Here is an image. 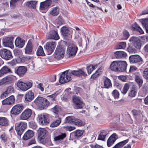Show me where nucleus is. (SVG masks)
I'll list each match as a JSON object with an SVG mask.
<instances>
[{
    "mask_svg": "<svg viewBox=\"0 0 148 148\" xmlns=\"http://www.w3.org/2000/svg\"><path fill=\"white\" fill-rule=\"evenodd\" d=\"M34 136V132L32 130H28L24 134L23 139L25 140H27L32 138Z\"/></svg>",
    "mask_w": 148,
    "mask_h": 148,
    "instance_id": "obj_27",
    "label": "nucleus"
},
{
    "mask_svg": "<svg viewBox=\"0 0 148 148\" xmlns=\"http://www.w3.org/2000/svg\"><path fill=\"white\" fill-rule=\"evenodd\" d=\"M0 56L2 58L6 60H10L12 58L11 52L6 49L0 50Z\"/></svg>",
    "mask_w": 148,
    "mask_h": 148,
    "instance_id": "obj_8",
    "label": "nucleus"
},
{
    "mask_svg": "<svg viewBox=\"0 0 148 148\" xmlns=\"http://www.w3.org/2000/svg\"><path fill=\"white\" fill-rule=\"evenodd\" d=\"M56 46V44L55 42L50 41L47 43L45 46V48L48 55L50 54L53 52Z\"/></svg>",
    "mask_w": 148,
    "mask_h": 148,
    "instance_id": "obj_10",
    "label": "nucleus"
},
{
    "mask_svg": "<svg viewBox=\"0 0 148 148\" xmlns=\"http://www.w3.org/2000/svg\"><path fill=\"white\" fill-rule=\"evenodd\" d=\"M129 60L130 63L134 64L141 61L142 58L138 55H132L130 56Z\"/></svg>",
    "mask_w": 148,
    "mask_h": 148,
    "instance_id": "obj_19",
    "label": "nucleus"
},
{
    "mask_svg": "<svg viewBox=\"0 0 148 148\" xmlns=\"http://www.w3.org/2000/svg\"><path fill=\"white\" fill-rule=\"evenodd\" d=\"M10 69L6 66H4L0 70V76L1 77L4 75L10 72Z\"/></svg>",
    "mask_w": 148,
    "mask_h": 148,
    "instance_id": "obj_29",
    "label": "nucleus"
},
{
    "mask_svg": "<svg viewBox=\"0 0 148 148\" xmlns=\"http://www.w3.org/2000/svg\"><path fill=\"white\" fill-rule=\"evenodd\" d=\"M123 34L124 39L127 40L129 36V33L127 31L125 30L123 31Z\"/></svg>",
    "mask_w": 148,
    "mask_h": 148,
    "instance_id": "obj_62",
    "label": "nucleus"
},
{
    "mask_svg": "<svg viewBox=\"0 0 148 148\" xmlns=\"http://www.w3.org/2000/svg\"><path fill=\"white\" fill-rule=\"evenodd\" d=\"M104 86L105 88H108L112 86V83L110 80L106 77L103 78Z\"/></svg>",
    "mask_w": 148,
    "mask_h": 148,
    "instance_id": "obj_33",
    "label": "nucleus"
},
{
    "mask_svg": "<svg viewBox=\"0 0 148 148\" xmlns=\"http://www.w3.org/2000/svg\"><path fill=\"white\" fill-rule=\"evenodd\" d=\"M25 42V41L20 38H17L15 42L16 46L20 48H21L23 47Z\"/></svg>",
    "mask_w": 148,
    "mask_h": 148,
    "instance_id": "obj_26",
    "label": "nucleus"
},
{
    "mask_svg": "<svg viewBox=\"0 0 148 148\" xmlns=\"http://www.w3.org/2000/svg\"><path fill=\"white\" fill-rule=\"evenodd\" d=\"M112 95L115 99L118 98L119 96V94L118 91L115 90H114L112 92Z\"/></svg>",
    "mask_w": 148,
    "mask_h": 148,
    "instance_id": "obj_55",
    "label": "nucleus"
},
{
    "mask_svg": "<svg viewBox=\"0 0 148 148\" xmlns=\"http://www.w3.org/2000/svg\"><path fill=\"white\" fill-rule=\"evenodd\" d=\"M14 91V89L13 87L12 86H10L8 88L7 90L5 91L6 93L8 94L13 92Z\"/></svg>",
    "mask_w": 148,
    "mask_h": 148,
    "instance_id": "obj_61",
    "label": "nucleus"
},
{
    "mask_svg": "<svg viewBox=\"0 0 148 148\" xmlns=\"http://www.w3.org/2000/svg\"><path fill=\"white\" fill-rule=\"evenodd\" d=\"M36 54L38 56H45L43 48L41 46H40L38 47L36 51Z\"/></svg>",
    "mask_w": 148,
    "mask_h": 148,
    "instance_id": "obj_46",
    "label": "nucleus"
},
{
    "mask_svg": "<svg viewBox=\"0 0 148 148\" xmlns=\"http://www.w3.org/2000/svg\"><path fill=\"white\" fill-rule=\"evenodd\" d=\"M27 70V68L26 66H20L15 68V72L20 77H23Z\"/></svg>",
    "mask_w": 148,
    "mask_h": 148,
    "instance_id": "obj_16",
    "label": "nucleus"
},
{
    "mask_svg": "<svg viewBox=\"0 0 148 148\" xmlns=\"http://www.w3.org/2000/svg\"><path fill=\"white\" fill-rule=\"evenodd\" d=\"M27 127V123L22 122L16 125L15 129L17 134L21 136Z\"/></svg>",
    "mask_w": 148,
    "mask_h": 148,
    "instance_id": "obj_6",
    "label": "nucleus"
},
{
    "mask_svg": "<svg viewBox=\"0 0 148 148\" xmlns=\"http://www.w3.org/2000/svg\"><path fill=\"white\" fill-rule=\"evenodd\" d=\"M143 76L145 79H148V68L145 69L143 72Z\"/></svg>",
    "mask_w": 148,
    "mask_h": 148,
    "instance_id": "obj_60",
    "label": "nucleus"
},
{
    "mask_svg": "<svg viewBox=\"0 0 148 148\" xmlns=\"http://www.w3.org/2000/svg\"><path fill=\"white\" fill-rule=\"evenodd\" d=\"M24 108L21 104L16 105L14 106L11 111L12 114L18 115L23 110Z\"/></svg>",
    "mask_w": 148,
    "mask_h": 148,
    "instance_id": "obj_12",
    "label": "nucleus"
},
{
    "mask_svg": "<svg viewBox=\"0 0 148 148\" xmlns=\"http://www.w3.org/2000/svg\"><path fill=\"white\" fill-rule=\"evenodd\" d=\"M40 140L42 143L45 145H49L51 144V140L49 137H44L40 138Z\"/></svg>",
    "mask_w": 148,
    "mask_h": 148,
    "instance_id": "obj_38",
    "label": "nucleus"
},
{
    "mask_svg": "<svg viewBox=\"0 0 148 148\" xmlns=\"http://www.w3.org/2000/svg\"><path fill=\"white\" fill-rule=\"evenodd\" d=\"M126 47V43L122 42L119 43L118 45V49H124Z\"/></svg>",
    "mask_w": 148,
    "mask_h": 148,
    "instance_id": "obj_59",
    "label": "nucleus"
},
{
    "mask_svg": "<svg viewBox=\"0 0 148 148\" xmlns=\"http://www.w3.org/2000/svg\"><path fill=\"white\" fill-rule=\"evenodd\" d=\"M129 87L130 85L129 84L127 83L125 84L123 88L121 91L123 95L126 94L129 89Z\"/></svg>",
    "mask_w": 148,
    "mask_h": 148,
    "instance_id": "obj_51",
    "label": "nucleus"
},
{
    "mask_svg": "<svg viewBox=\"0 0 148 148\" xmlns=\"http://www.w3.org/2000/svg\"><path fill=\"white\" fill-rule=\"evenodd\" d=\"M60 9L58 6L52 8L50 11V14L53 16H58L59 13Z\"/></svg>",
    "mask_w": 148,
    "mask_h": 148,
    "instance_id": "obj_30",
    "label": "nucleus"
},
{
    "mask_svg": "<svg viewBox=\"0 0 148 148\" xmlns=\"http://www.w3.org/2000/svg\"><path fill=\"white\" fill-rule=\"evenodd\" d=\"M107 134L105 133L104 132H101L99 134L98 136V139L102 140H104L106 136H107Z\"/></svg>",
    "mask_w": 148,
    "mask_h": 148,
    "instance_id": "obj_54",
    "label": "nucleus"
},
{
    "mask_svg": "<svg viewBox=\"0 0 148 148\" xmlns=\"http://www.w3.org/2000/svg\"><path fill=\"white\" fill-rule=\"evenodd\" d=\"M116 135L115 134H114L112 135L108 139L107 144L108 147L110 146L116 139Z\"/></svg>",
    "mask_w": 148,
    "mask_h": 148,
    "instance_id": "obj_28",
    "label": "nucleus"
},
{
    "mask_svg": "<svg viewBox=\"0 0 148 148\" xmlns=\"http://www.w3.org/2000/svg\"><path fill=\"white\" fill-rule=\"evenodd\" d=\"M70 70H67L63 72L60 76L59 81L60 83L63 84L68 82L71 79L70 74H69Z\"/></svg>",
    "mask_w": 148,
    "mask_h": 148,
    "instance_id": "obj_4",
    "label": "nucleus"
},
{
    "mask_svg": "<svg viewBox=\"0 0 148 148\" xmlns=\"http://www.w3.org/2000/svg\"><path fill=\"white\" fill-rule=\"evenodd\" d=\"M83 133V131L81 130H78L73 132L74 136L76 138H78L81 137Z\"/></svg>",
    "mask_w": 148,
    "mask_h": 148,
    "instance_id": "obj_47",
    "label": "nucleus"
},
{
    "mask_svg": "<svg viewBox=\"0 0 148 148\" xmlns=\"http://www.w3.org/2000/svg\"><path fill=\"white\" fill-rule=\"evenodd\" d=\"M74 103V108L75 109H80L82 108L84 104L81 98L79 97L74 96L73 97Z\"/></svg>",
    "mask_w": 148,
    "mask_h": 148,
    "instance_id": "obj_5",
    "label": "nucleus"
},
{
    "mask_svg": "<svg viewBox=\"0 0 148 148\" xmlns=\"http://www.w3.org/2000/svg\"><path fill=\"white\" fill-rule=\"evenodd\" d=\"M73 124L78 126H81L84 125L81 120L76 118L75 119Z\"/></svg>",
    "mask_w": 148,
    "mask_h": 148,
    "instance_id": "obj_50",
    "label": "nucleus"
},
{
    "mask_svg": "<svg viewBox=\"0 0 148 148\" xmlns=\"http://www.w3.org/2000/svg\"><path fill=\"white\" fill-rule=\"evenodd\" d=\"M90 146L91 148H103L102 146L97 144L95 145H91Z\"/></svg>",
    "mask_w": 148,
    "mask_h": 148,
    "instance_id": "obj_64",
    "label": "nucleus"
},
{
    "mask_svg": "<svg viewBox=\"0 0 148 148\" xmlns=\"http://www.w3.org/2000/svg\"><path fill=\"white\" fill-rule=\"evenodd\" d=\"M75 118L73 116H69L66 117L65 122L66 123L73 124L74 123Z\"/></svg>",
    "mask_w": 148,
    "mask_h": 148,
    "instance_id": "obj_37",
    "label": "nucleus"
},
{
    "mask_svg": "<svg viewBox=\"0 0 148 148\" xmlns=\"http://www.w3.org/2000/svg\"><path fill=\"white\" fill-rule=\"evenodd\" d=\"M128 139L121 141L117 144L115 146L112 148H121L124 145L127 143L128 141Z\"/></svg>",
    "mask_w": 148,
    "mask_h": 148,
    "instance_id": "obj_41",
    "label": "nucleus"
},
{
    "mask_svg": "<svg viewBox=\"0 0 148 148\" xmlns=\"http://www.w3.org/2000/svg\"><path fill=\"white\" fill-rule=\"evenodd\" d=\"M137 90V87L135 86H133L129 94V96L131 97H134L136 95Z\"/></svg>",
    "mask_w": 148,
    "mask_h": 148,
    "instance_id": "obj_39",
    "label": "nucleus"
},
{
    "mask_svg": "<svg viewBox=\"0 0 148 148\" xmlns=\"http://www.w3.org/2000/svg\"><path fill=\"white\" fill-rule=\"evenodd\" d=\"M60 110V107L57 105L55 106L53 108L51 109V111L54 113L57 114L58 112Z\"/></svg>",
    "mask_w": 148,
    "mask_h": 148,
    "instance_id": "obj_53",
    "label": "nucleus"
},
{
    "mask_svg": "<svg viewBox=\"0 0 148 148\" xmlns=\"http://www.w3.org/2000/svg\"><path fill=\"white\" fill-rule=\"evenodd\" d=\"M65 52V48L62 46H57L53 54L54 58L57 60L63 58Z\"/></svg>",
    "mask_w": 148,
    "mask_h": 148,
    "instance_id": "obj_2",
    "label": "nucleus"
},
{
    "mask_svg": "<svg viewBox=\"0 0 148 148\" xmlns=\"http://www.w3.org/2000/svg\"><path fill=\"white\" fill-rule=\"evenodd\" d=\"M33 103L41 109L47 107L50 104L49 102L46 99L40 97L36 98Z\"/></svg>",
    "mask_w": 148,
    "mask_h": 148,
    "instance_id": "obj_1",
    "label": "nucleus"
},
{
    "mask_svg": "<svg viewBox=\"0 0 148 148\" xmlns=\"http://www.w3.org/2000/svg\"><path fill=\"white\" fill-rule=\"evenodd\" d=\"M77 48L75 45L70 44L67 49L66 54L69 57L75 56L77 51Z\"/></svg>",
    "mask_w": 148,
    "mask_h": 148,
    "instance_id": "obj_7",
    "label": "nucleus"
},
{
    "mask_svg": "<svg viewBox=\"0 0 148 148\" xmlns=\"http://www.w3.org/2000/svg\"><path fill=\"white\" fill-rule=\"evenodd\" d=\"M66 136L65 133H61L57 136L55 137L54 139L56 141H60L64 138Z\"/></svg>",
    "mask_w": 148,
    "mask_h": 148,
    "instance_id": "obj_44",
    "label": "nucleus"
},
{
    "mask_svg": "<svg viewBox=\"0 0 148 148\" xmlns=\"http://www.w3.org/2000/svg\"><path fill=\"white\" fill-rule=\"evenodd\" d=\"M63 95V99L64 101L67 100L71 97L73 95V93L71 91V89L69 88L66 89Z\"/></svg>",
    "mask_w": 148,
    "mask_h": 148,
    "instance_id": "obj_23",
    "label": "nucleus"
},
{
    "mask_svg": "<svg viewBox=\"0 0 148 148\" xmlns=\"http://www.w3.org/2000/svg\"><path fill=\"white\" fill-rule=\"evenodd\" d=\"M39 122L42 125L47 124L49 123V116L47 114H40L38 115Z\"/></svg>",
    "mask_w": 148,
    "mask_h": 148,
    "instance_id": "obj_9",
    "label": "nucleus"
},
{
    "mask_svg": "<svg viewBox=\"0 0 148 148\" xmlns=\"http://www.w3.org/2000/svg\"><path fill=\"white\" fill-rule=\"evenodd\" d=\"M139 27V26L135 23L132 25L131 28L132 29L134 30H137Z\"/></svg>",
    "mask_w": 148,
    "mask_h": 148,
    "instance_id": "obj_63",
    "label": "nucleus"
},
{
    "mask_svg": "<svg viewBox=\"0 0 148 148\" xmlns=\"http://www.w3.org/2000/svg\"><path fill=\"white\" fill-rule=\"evenodd\" d=\"M56 119L55 121L52 123L50 125L51 127H53L59 125L61 121V118L58 116L55 117Z\"/></svg>",
    "mask_w": 148,
    "mask_h": 148,
    "instance_id": "obj_32",
    "label": "nucleus"
},
{
    "mask_svg": "<svg viewBox=\"0 0 148 148\" xmlns=\"http://www.w3.org/2000/svg\"><path fill=\"white\" fill-rule=\"evenodd\" d=\"M37 1H30L26 2V5L31 8H36V5L37 3Z\"/></svg>",
    "mask_w": 148,
    "mask_h": 148,
    "instance_id": "obj_40",
    "label": "nucleus"
},
{
    "mask_svg": "<svg viewBox=\"0 0 148 148\" xmlns=\"http://www.w3.org/2000/svg\"><path fill=\"white\" fill-rule=\"evenodd\" d=\"M97 65H96L94 66L92 65H90V66H87L86 69L88 73L89 74H90L91 72L94 70H95L97 66Z\"/></svg>",
    "mask_w": 148,
    "mask_h": 148,
    "instance_id": "obj_49",
    "label": "nucleus"
},
{
    "mask_svg": "<svg viewBox=\"0 0 148 148\" xmlns=\"http://www.w3.org/2000/svg\"><path fill=\"white\" fill-rule=\"evenodd\" d=\"M14 38L13 37H7L3 40V44L5 47H8L12 49L14 47L13 41Z\"/></svg>",
    "mask_w": 148,
    "mask_h": 148,
    "instance_id": "obj_13",
    "label": "nucleus"
},
{
    "mask_svg": "<svg viewBox=\"0 0 148 148\" xmlns=\"http://www.w3.org/2000/svg\"><path fill=\"white\" fill-rule=\"evenodd\" d=\"M14 81L13 76L9 75L0 80V85H7L12 83Z\"/></svg>",
    "mask_w": 148,
    "mask_h": 148,
    "instance_id": "obj_11",
    "label": "nucleus"
},
{
    "mask_svg": "<svg viewBox=\"0 0 148 148\" xmlns=\"http://www.w3.org/2000/svg\"><path fill=\"white\" fill-rule=\"evenodd\" d=\"M38 135L40 138L44 137L47 134V132L44 128H40L38 130Z\"/></svg>",
    "mask_w": 148,
    "mask_h": 148,
    "instance_id": "obj_34",
    "label": "nucleus"
},
{
    "mask_svg": "<svg viewBox=\"0 0 148 148\" xmlns=\"http://www.w3.org/2000/svg\"><path fill=\"white\" fill-rule=\"evenodd\" d=\"M130 41L132 43V45L137 49H140L141 47V44L138 38L137 37H132L130 40Z\"/></svg>",
    "mask_w": 148,
    "mask_h": 148,
    "instance_id": "obj_15",
    "label": "nucleus"
},
{
    "mask_svg": "<svg viewBox=\"0 0 148 148\" xmlns=\"http://www.w3.org/2000/svg\"><path fill=\"white\" fill-rule=\"evenodd\" d=\"M119 61L113 62L110 65V69L114 71H119Z\"/></svg>",
    "mask_w": 148,
    "mask_h": 148,
    "instance_id": "obj_35",
    "label": "nucleus"
},
{
    "mask_svg": "<svg viewBox=\"0 0 148 148\" xmlns=\"http://www.w3.org/2000/svg\"><path fill=\"white\" fill-rule=\"evenodd\" d=\"M101 72V70L98 69L97 71L95 73L92 75L91 78H92L93 79H95L100 74Z\"/></svg>",
    "mask_w": 148,
    "mask_h": 148,
    "instance_id": "obj_58",
    "label": "nucleus"
},
{
    "mask_svg": "<svg viewBox=\"0 0 148 148\" xmlns=\"http://www.w3.org/2000/svg\"><path fill=\"white\" fill-rule=\"evenodd\" d=\"M51 0H47L44 2H41L40 5V9L42 10L47 9L51 5Z\"/></svg>",
    "mask_w": 148,
    "mask_h": 148,
    "instance_id": "obj_24",
    "label": "nucleus"
},
{
    "mask_svg": "<svg viewBox=\"0 0 148 148\" xmlns=\"http://www.w3.org/2000/svg\"><path fill=\"white\" fill-rule=\"evenodd\" d=\"M61 32L64 37H66L69 36L70 37H71V36L69 33V30L67 27H62L61 29Z\"/></svg>",
    "mask_w": 148,
    "mask_h": 148,
    "instance_id": "obj_36",
    "label": "nucleus"
},
{
    "mask_svg": "<svg viewBox=\"0 0 148 148\" xmlns=\"http://www.w3.org/2000/svg\"><path fill=\"white\" fill-rule=\"evenodd\" d=\"M115 56L116 58L120 59L125 57L127 54L125 52L123 51H119L114 52Z\"/></svg>",
    "mask_w": 148,
    "mask_h": 148,
    "instance_id": "obj_31",
    "label": "nucleus"
},
{
    "mask_svg": "<svg viewBox=\"0 0 148 148\" xmlns=\"http://www.w3.org/2000/svg\"><path fill=\"white\" fill-rule=\"evenodd\" d=\"M8 138L7 135L5 133L2 134L0 136L1 139L4 142H5L7 141Z\"/></svg>",
    "mask_w": 148,
    "mask_h": 148,
    "instance_id": "obj_56",
    "label": "nucleus"
},
{
    "mask_svg": "<svg viewBox=\"0 0 148 148\" xmlns=\"http://www.w3.org/2000/svg\"><path fill=\"white\" fill-rule=\"evenodd\" d=\"M32 44L31 41H29L25 49V53L26 54H32Z\"/></svg>",
    "mask_w": 148,
    "mask_h": 148,
    "instance_id": "obj_21",
    "label": "nucleus"
},
{
    "mask_svg": "<svg viewBox=\"0 0 148 148\" xmlns=\"http://www.w3.org/2000/svg\"><path fill=\"white\" fill-rule=\"evenodd\" d=\"M47 37L49 39H54L56 40H57L59 38L57 32L54 30H52L50 32L47 33Z\"/></svg>",
    "mask_w": 148,
    "mask_h": 148,
    "instance_id": "obj_18",
    "label": "nucleus"
},
{
    "mask_svg": "<svg viewBox=\"0 0 148 148\" xmlns=\"http://www.w3.org/2000/svg\"><path fill=\"white\" fill-rule=\"evenodd\" d=\"M63 128L65 130L69 131L73 130L75 128V127L70 125L64 126L63 127Z\"/></svg>",
    "mask_w": 148,
    "mask_h": 148,
    "instance_id": "obj_57",
    "label": "nucleus"
},
{
    "mask_svg": "<svg viewBox=\"0 0 148 148\" xmlns=\"http://www.w3.org/2000/svg\"><path fill=\"white\" fill-rule=\"evenodd\" d=\"M135 81L138 84L139 88L142 86L143 83V80L141 77L136 75L135 76Z\"/></svg>",
    "mask_w": 148,
    "mask_h": 148,
    "instance_id": "obj_42",
    "label": "nucleus"
},
{
    "mask_svg": "<svg viewBox=\"0 0 148 148\" xmlns=\"http://www.w3.org/2000/svg\"><path fill=\"white\" fill-rule=\"evenodd\" d=\"M69 74H71L73 75L77 76H86V75L83 69H79L77 70H72L69 72Z\"/></svg>",
    "mask_w": 148,
    "mask_h": 148,
    "instance_id": "obj_20",
    "label": "nucleus"
},
{
    "mask_svg": "<svg viewBox=\"0 0 148 148\" xmlns=\"http://www.w3.org/2000/svg\"><path fill=\"white\" fill-rule=\"evenodd\" d=\"M8 125L7 119L5 117H0V125L6 126Z\"/></svg>",
    "mask_w": 148,
    "mask_h": 148,
    "instance_id": "obj_48",
    "label": "nucleus"
},
{
    "mask_svg": "<svg viewBox=\"0 0 148 148\" xmlns=\"http://www.w3.org/2000/svg\"><path fill=\"white\" fill-rule=\"evenodd\" d=\"M32 114V110L29 109L25 110L20 116V119L21 120H26L29 119Z\"/></svg>",
    "mask_w": 148,
    "mask_h": 148,
    "instance_id": "obj_14",
    "label": "nucleus"
},
{
    "mask_svg": "<svg viewBox=\"0 0 148 148\" xmlns=\"http://www.w3.org/2000/svg\"><path fill=\"white\" fill-rule=\"evenodd\" d=\"M16 86L21 90L25 91L32 87V84L29 82H24L19 80L16 83Z\"/></svg>",
    "mask_w": 148,
    "mask_h": 148,
    "instance_id": "obj_3",
    "label": "nucleus"
},
{
    "mask_svg": "<svg viewBox=\"0 0 148 148\" xmlns=\"http://www.w3.org/2000/svg\"><path fill=\"white\" fill-rule=\"evenodd\" d=\"M15 101L14 97L12 95L2 101V104L3 105H10L13 103Z\"/></svg>",
    "mask_w": 148,
    "mask_h": 148,
    "instance_id": "obj_22",
    "label": "nucleus"
},
{
    "mask_svg": "<svg viewBox=\"0 0 148 148\" xmlns=\"http://www.w3.org/2000/svg\"><path fill=\"white\" fill-rule=\"evenodd\" d=\"M127 51L130 53H135L136 52L137 49L131 45L129 46L127 49Z\"/></svg>",
    "mask_w": 148,
    "mask_h": 148,
    "instance_id": "obj_45",
    "label": "nucleus"
},
{
    "mask_svg": "<svg viewBox=\"0 0 148 148\" xmlns=\"http://www.w3.org/2000/svg\"><path fill=\"white\" fill-rule=\"evenodd\" d=\"M34 98V92L32 90L27 92L25 95L24 101L26 103L31 102Z\"/></svg>",
    "mask_w": 148,
    "mask_h": 148,
    "instance_id": "obj_17",
    "label": "nucleus"
},
{
    "mask_svg": "<svg viewBox=\"0 0 148 148\" xmlns=\"http://www.w3.org/2000/svg\"><path fill=\"white\" fill-rule=\"evenodd\" d=\"M119 71L124 72L126 71L127 64L125 61H119Z\"/></svg>",
    "mask_w": 148,
    "mask_h": 148,
    "instance_id": "obj_25",
    "label": "nucleus"
},
{
    "mask_svg": "<svg viewBox=\"0 0 148 148\" xmlns=\"http://www.w3.org/2000/svg\"><path fill=\"white\" fill-rule=\"evenodd\" d=\"M59 92L57 91L54 94L50 95L48 96L47 97H48L49 100L53 101L55 100V98L56 96L59 94Z\"/></svg>",
    "mask_w": 148,
    "mask_h": 148,
    "instance_id": "obj_52",
    "label": "nucleus"
},
{
    "mask_svg": "<svg viewBox=\"0 0 148 148\" xmlns=\"http://www.w3.org/2000/svg\"><path fill=\"white\" fill-rule=\"evenodd\" d=\"M141 23L145 29L146 32L148 33V19L145 18L143 20Z\"/></svg>",
    "mask_w": 148,
    "mask_h": 148,
    "instance_id": "obj_43",
    "label": "nucleus"
}]
</instances>
